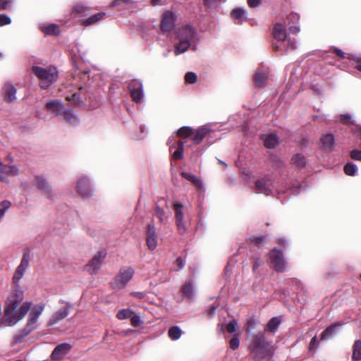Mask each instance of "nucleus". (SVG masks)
I'll list each match as a JSON object with an SVG mask.
<instances>
[{
	"label": "nucleus",
	"instance_id": "nucleus-21",
	"mask_svg": "<svg viewBox=\"0 0 361 361\" xmlns=\"http://www.w3.org/2000/svg\"><path fill=\"white\" fill-rule=\"evenodd\" d=\"M71 348V345L67 343L58 345L51 354V360L54 361L63 360L70 353Z\"/></svg>",
	"mask_w": 361,
	"mask_h": 361
},
{
	"label": "nucleus",
	"instance_id": "nucleus-62",
	"mask_svg": "<svg viewBox=\"0 0 361 361\" xmlns=\"http://www.w3.org/2000/svg\"><path fill=\"white\" fill-rule=\"evenodd\" d=\"M216 310V307L214 305H212L208 309V314L211 316H214Z\"/></svg>",
	"mask_w": 361,
	"mask_h": 361
},
{
	"label": "nucleus",
	"instance_id": "nucleus-58",
	"mask_svg": "<svg viewBox=\"0 0 361 361\" xmlns=\"http://www.w3.org/2000/svg\"><path fill=\"white\" fill-rule=\"evenodd\" d=\"M289 25V31L293 33V34H298L300 30V26L298 25V24H295V25Z\"/></svg>",
	"mask_w": 361,
	"mask_h": 361
},
{
	"label": "nucleus",
	"instance_id": "nucleus-23",
	"mask_svg": "<svg viewBox=\"0 0 361 361\" xmlns=\"http://www.w3.org/2000/svg\"><path fill=\"white\" fill-rule=\"evenodd\" d=\"M321 148L324 151L332 152L334 149L336 140L332 133L323 135L320 138Z\"/></svg>",
	"mask_w": 361,
	"mask_h": 361
},
{
	"label": "nucleus",
	"instance_id": "nucleus-46",
	"mask_svg": "<svg viewBox=\"0 0 361 361\" xmlns=\"http://www.w3.org/2000/svg\"><path fill=\"white\" fill-rule=\"evenodd\" d=\"M288 25L290 23L298 24L300 21V16L296 13H290L288 17Z\"/></svg>",
	"mask_w": 361,
	"mask_h": 361
},
{
	"label": "nucleus",
	"instance_id": "nucleus-54",
	"mask_svg": "<svg viewBox=\"0 0 361 361\" xmlns=\"http://www.w3.org/2000/svg\"><path fill=\"white\" fill-rule=\"evenodd\" d=\"M350 157L357 161H361V150L353 149L350 152Z\"/></svg>",
	"mask_w": 361,
	"mask_h": 361
},
{
	"label": "nucleus",
	"instance_id": "nucleus-56",
	"mask_svg": "<svg viewBox=\"0 0 361 361\" xmlns=\"http://www.w3.org/2000/svg\"><path fill=\"white\" fill-rule=\"evenodd\" d=\"M247 4L251 8L259 7L262 4V0H247Z\"/></svg>",
	"mask_w": 361,
	"mask_h": 361
},
{
	"label": "nucleus",
	"instance_id": "nucleus-50",
	"mask_svg": "<svg viewBox=\"0 0 361 361\" xmlns=\"http://www.w3.org/2000/svg\"><path fill=\"white\" fill-rule=\"evenodd\" d=\"M11 23V18L6 14H0V27L9 25Z\"/></svg>",
	"mask_w": 361,
	"mask_h": 361
},
{
	"label": "nucleus",
	"instance_id": "nucleus-22",
	"mask_svg": "<svg viewBox=\"0 0 361 361\" xmlns=\"http://www.w3.org/2000/svg\"><path fill=\"white\" fill-rule=\"evenodd\" d=\"M176 16L171 11H166L162 16L161 29L163 32H169L175 28Z\"/></svg>",
	"mask_w": 361,
	"mask_h": 361
},
{
	"label": "nucleus",
	"instance_id": "nucleus-11",
	"mask_svg": "<svg viewBox=\"0 0 361 361\" xmlns=\"http://www.w3.org/2000/svg\"><path fill=\"white\" fill-rule=\"evenodd\" d=\"M128 88L133 100L137 104H142L144 101L142 82L137 79L132 80L128 83Z\"/></svg>",
	"mask_w": 361,
	"mask_h": 361
},
{
	"label": "nucleus",
	"instance_id": "nucleus-26",
	"mask_svg": "<svg viewBox=\"0 0 361 361\" xmlns=\"http://www.w3.org/2000/svg\"><path fill=\"white\" fill-rule=\"evenodd\" d=\"M341 324L335 323L329 326L321 334L322 340H329L338 331Z\"/></svg>",
	"mask_w": 361,
	"mask_h": 361
},
{
	"label": "nucleus",
	"instance_id": "nucleus-29",
	"mask_svg": "<svg viewBox=\"0 0 361 361\" xmlns=\"http://www.w3.org/2000/svg\"><path fill=\"white\" fill-rule=\"evenodd\" d=\"M267 73L262 71H258L254 76L255 85L257 87L262 88L266 86Z\"/></svg>",
	"mask_w": 361,
	"mask_h": 361
},
{
	"label": "nucleus",
	"instance_id": "nucleus-3",
	"mask_svg": "<svg viewBox=\"0 0 361 361\" xmlns=\"http://www.w3.org/2000/svg\"><path fill=\"white\" fill-rule=\"evenodd\" d=\"M177 37L178 42L174 47L176 56L185 52L193 43H196L199 40L196 30L190 25H185L178 28Z\"/></svg>",
	"mask_w": 361,
	"mask_h": 361
},
{
	"label": "nucleus",
	"instance_id": "nucleus-60",
	"mask_svg": "<svg viewBox=\"0 0 361 361\" xmlns=\"http://www.w3.org/2000/svg\"><path fill=\"white\" fill-rule=\"evenodd\" d=\"M176 265L178 267V271L182 269L184 267V265H185V263H184L183 259L180 257H178L176 259Z\"/></svg>",
	"mask_w": 361,
	"mask_h": 361
},
{
	"label": "nucleus",
	"instance_id": "nucleus-4",
	"mask_svg": "<svg viewBox=\"0 0 361 361\" xmlns=\"http://www.w3.org/2000/svg\"><path fill=\"white\" fill-rule=\"evenodd\" d=\"M273 36L281 44L275 43L272 44L274 51H281L282 54H286L288 50H295L297 49V41L294 38H288L287 32L285 26L281 23H276L274 25Z\"/></svg>",
	"mask_w": 361,
	"mask_h": 361
},
{
	"label": "nucleus",
	"instance_id": "nucleus-57",
	"mask_svg": "<svg viewBox=\"0 0 361 361\" xmlns=\"http://www.w3.org/2000/svg\"><path fill=\"white\" fill-rule=\"evenodd\" d=\"M11 4L12 2L9 0H0V10L6 9Z\"/></svg>",
	"mask_w": 361,
	"mask_h": 361
},
{
	"label": "nucleus",
	"instance_id": "nucleus-61",
	"mask_svg": "<svg viewBox=\"0 0 361 361\" xmlns=\"http://www.w3.org/2000/svg\"><path fill=\"white\" fill-rule=\"evenodd\" d=\"M317 337L316 336H314L310 343V345H309V348L310 350H313L314 349V348L316 347L317 345Z\"/></svg>",
	"mask_w": 361,
	"mask_h": 361
},
{
	"label": "nucleus",
	"instance_id": "nucleus-20",
	"mask_svg": "<svg viewBox=\"0 0 361 361\" xmlns=\"http://www.w3.org/2000/svg\"><path fill=\"white\" fill-rule=\"evenodd\" d=\"M169 146V151L171 154L172 158L175 159H183L184 158V145L185 142L180 140L177 142V144H172V140L169 138L167 141Z\"/></svg>",
	"mask_w": 361,
	"mask_h": 361
},
{
	"label": "nucleus",
	"instance_id": "nucleus-36",
	"mask_svg": "<svg viewBox=\"0 0 361 361\" xmlns=\"http://www.w3.org/2000/svg\"><path fill=\"white\" fill-rule=\"evenodd\" d=\"M11 207V201L4 200L0 202V222H1L5 216L6 213Z\"/></svg>",
	"mask_w": 361,
	"mask_h": 361
},
{
	"label": "nucleus",
	"instance_id": "nucleus-55",
	"mask_svg": "<svg viewBox=\"0 0 361 361\" xmlns=\"http://www.w3.org/2000/svg\"><path fill=\"white\" fill-rule=\"evenodd\" d=\"M247 331L250 332L252 330L255 329L256 328V322L255 319H251L247 321Z\"/></svg>",
	"mask_w": 361,
	"mask_h": 361
},
{
	"label": "nucleus",
	"instance_id": "nucleus-51",
	"mask_svg": "<svg viewBox=\"0 0 361 361\" xmlns=\"http://www.w3.org/2000/svg\"><path fill=\"white\" fill-rule=\"evenodd\" d=\"M67 99L72 100L75 105H80L82 102L80 94L77 92L73 93L71 96V98L67 97Z\"/></svg>",
	"mask_w": 361,
	"mask_h": 361
},
{
	"label": "nucleus",
	"instance_id": "nucleus-30",
	"mask_svg": "<svg viewBox=\"0 0 361 361\" xmlns=\"http://www.w3.org/2000/svg\"><path fill=\"white\" fill-rule=\"evenodd\" d=\"M105 16L106 13L104 12L97 13L83 20L82 24L84 26L93 25L98 23L100 20H103Z\"/></svg>",
	"mask_w": 361,
	"mask_h": 361
},
{
	"label": "nucleus",
	"instance_id": "nucleus-16",
	"mask_svg": "<svg viewBox=\"0 0 361 361\" xmlns=\"http://www.w3.org/2000/svg\"><path fill=\"white\" fill-rule=\"evenodd\" d=\"M77 189L78 193L83 198L90 197L93 195V190L92 188L90 180L86 176H82L78 180Z\"/></svg>",
	"mask_w": 361,
	"mask_h": 361
},
{
	"label": "nucleus",
	"instance_id": "nucleus-13",
	"mask_svg": "<svg viewBox=\"0 0 361 361\" xmlns=\"http://www.w3.org/2000/svg\"><path fill=\"white\" fill-rule=\"evenodd\" d=\"M60 302L66 304V307L59 309L51 315L48 323L49 326H54L68 317L70 310L73 307L70 302L62 300H60Z\"/></svg>",
	"mask_w": 361,
	"mask_h": 361
},
{
	"label": "nucleus",
	"instance_id": "nucleus-6",
	"mask_svg": "<svg viewBox=\"0 0 361 361\" xmlns=\"http://www.w3.org/2000/svg\"><path fill=\"white\" fill-rule=\"evenodd\" d=\"M32 71L40 80L39 87L42 89H48L58 79V71L56 67L42 68L33 66Z\"/></svg>",
	"mask_w": 361,
	"mask_h": 361
},
{
	"label": "nucleus",
	"instance_id": "nucleus-34",
	"mask_svg": "<svg viewBox=\"0 0 361 361\" xmlns=\"http://www.w3.org/2000/svg\"><path fill=\"white\" fill-rule=\"evenodd\" d=\"M41 30L45 35H59L60 32L59 27L56 24H49L48 25H42Z\"/></svg>",
	"mask_w": 361,
	"mask_h": 361
},
{
	"label": "nucleus",
	"instance_id": "nucleus-8",
	"mask_svg": "<svg viewBox=\"0 0 361 361\" xmlns=\"http://www.w3.org/2000/svg\"><path fill=\"white\" fill-rule=\"evenodd\" d=\"M255 188L257 193H262L265 195L266 196L271 195L275 192H276L279 195L278 199H279L282 203H284L286 202L285 200L281 199V195L285 192L276 189L272 181L268 178H264L257 180L255 183Z\"/></svg>",
	"mask_w": 361,
	"mask_h": 361
},
{
	"label": "nucleus",
	"instance_id": "nucleus-52",
	"mask_svg": "<svg viewBox=\"0 0 361 361\" xmlns=\"http://www.w3.org/2000/svg\"><path fill=\"white\" fill-rule=\"evenodd\" d=\"M240 345V341L238 337L231 338L229 341V346L232 350H236Z\"/></svg>",
	"mask_w": 361,
	"mask_h": 361
},
{
	"label": "nucleus",
	"instance_id": "nucleus-27",
	"mask_svg": "<svg viewBox=\"0 0 361 361\" xmlns=\"http://www.w3.org/2000/svg\"><path fill=\"white\" fill-rule=\"evenodd\" d=\"M4 99L8 102L16 100V89L11 83H6L3 89Z\"/></svg>",
	"mask_w": 361,
	"mask_h": 361
},
{
	"label": "nucleus",
	"instance_id": "nucleus-42",
	"mask_svg": "<svg viewBox=\"0 0 361 361\" xmlns=\"http://www.w3.org/2000/svg\"><path fill=\"white\" fill-rule=\"evenodd\" d=\"M133 312L130 309H121L118 311L116 314V317L120 319H126L130 318Z\"/></svg>",
	"mask_w": 361,
	"mask_h": 361
},
{
	"label": "nucleus",
	"instance_id": "nucleus-1",
	"mask_svg": "<svg viewBox=\"0 0 361 361\" xmlns=\"http://www.w3.org/2000/svg\"><path fill=\"white\" fill-rule=\"evenodd\" d=\"M23 297V292L19 287L15 288L9 293L6 302L4 315L0 321L1 327L13 326L27 314L30 309L31 302L23 303L18 310Z\"/></svg>",
	"mask_w": 361,
	"mask_h": 361
},
{
	"label": "nucleus",
	"instance_id": "nucleus-14",
	"mask_svg": "<svg viewBox=\"0 0 361 361\" xmlns=\"http://www.w3.org/2000/svg\"><path fill=\"white\" fill-rule=\"evenodd\" d=\"M213 133L212 129L207 126H203L197 128L195 131L193 130L192 137L193 144L198 145L202 142L204 139H206L207 142L210 145L212 142L209 141V139L211 137V134Z\"/></svg>",
	"mask_w": 361,
	"mask_h": 361
},
{
	"label": "nucleus",
	"instance_id": "nucleus-49",
	"mask_svg": "<svg viewBox=\"0 0 361 361\" xmlns=\"http://www.w3.org/2000/svg\"><path fill=\"white\" fill-rule=\"evenodd\" d=\"M130 323L132 326L134 327H138L142 323V320L140 319V317L137 314H134L131 316L130 317Z\"/></svg>",
	"mask_w": 361,
	"mask_h": 361
},
{
	"label": "nucleus",
	"instance_id": "nucleus-47",
	"mask_svg": "<svg viewBox=\"0 0 361 361\" xmlns=\"http://www.w3.org/2000/svg\"><path fill=\"white\" fill-rule=\"evenodd\" d=\"M89 10V8L85 6L83 4H78L74 7V11L78 14L81 16L85 15L86 12Z\"/></svg>",
	"mask_w": 361,
	"mask_h": 361
},
{
	"label": "nucleus",
	"instance_id": "nucleus-15",
	"mask_svg": "<svg viewBox=\"0 0 361 361\" xmlns=\"http://www.w3.org/2000/svg\"><path fill=\"white\" fill-rule=\"evenodd\" d=\"M19 174V169L16 165H6L0 160V181L9 183V176H16Z\"/></svg>",
	"mask_w": 361,
	"mask_h": 361
},
{
	"label": "nucleus",
	"instance_id": "nucleus-2",
	"mask_svg": "<svg viewBox=\"0 0 361 361\" xmlns=\"http://www.w3.org/2000/svg\"><path fill=\"white\" fill-rule=\"evenodd\" d=\"M248 349L255 361H262L273 355V341L266 338L264 332H258L252 336Z\"/></svg>",
	"mask_w": 361,
	"mask_h": 361
},
{
	"label": "nucleus",
	"instance_id": "nucleus-48",
	"mask_svg": "<svg viewBox=\"0 0 361 361\" xmlns=\"http://www.w3.org/2000/svg\"><path fill=\"white\" fill-rule=\"evenodd\" d=\"M266 238L267 237L265 235L253 236L251 238V241L256 244L257 246L260 247L265 243Z\"/></svg>",
	"mask_w": 361,
	"mask_h": 361
},
{
	"label": "nucleus",
	"instance_id": "nucleus-43",
	"mask_svg": "<svg viewBox=\"0 0 361 361\" xmlns=\"http://www.w3.org/2000/svg\"><path fill=\"white\" fill-rule=\"evenodd\" d=\"M245 12L244 11V9L240 8H235L231 12V16L235 20H241L243 18H245Z\"/></svg>",
	"mask_w": 361,
	"mask_h": 361
},
{
	"label": "nucleus",
	"instance_id": "nucleus-7",
	"mask_svg": "<svg viewBox=\"0 0 361 361\" xmlns=\"http://www.w3.org/2000/svg\"><path fill=\"white\" fill-rule=\"evenodd\" d=\"M135 274L133 268L123 267L119 270L118 274L111 281V286L114 290L124 288L128 283L133 279Z\"/></svg>",
	"mask_w": 361,
	"mask_h": 361
},
{
	"label": "nucleus",
	"instance_id": "nucleus-38",
	"mask_svg": "<svg viewBox=\"0 0 361 361\" xmlns=\"http://www.w3.org/2000/svg\"><path fill=\"white\" fill-rule=\"evenodd\" d=\"M182 292L186 298L192 299L194 296V286L192 282L186 283L182 288Z\"/></svg>",
	"mask_w": 361,
	"mask_h": 361
},
{
	"label": "nucleus",
	"instance_id": "nucleus-63",
	"mask_svg": "<svg viewBox=\"0 0 361 361\" xmlns=\"http://www.w3.org/2000/svg\"><path fill=\"white\" fill-rule=\"evenodd\" d=\"M335 52L336 53L337 56L341 59H343L345 57V54L342 50L336 48L335 49Z\"/></svg>",
	"mask_w": 361,
	"mask_h": 361
},
{
	"label": "nucleus",
	"instance_id": "nucleus-17",
	"mask_svg": "<svg viewBox=\"0 0 361 361\" xmlns=\"http://www.w3.org/2000/svg\"><path fill=\"white\" fill-rule=\"evenodd\" d=\"M146 243L147 247L154 250L157 247L158 236L156 232V227L153 222L149 224L146 231Z\"/></svg>",
	"mask_w": 361,
	"mask_h": 361
},
{
	"label": "nucleus",
	"instance_id": "nucleus-28",
	"mask_svg": "<svg viewBox=\"0 0 361 361\" xmlns=\"http://www.w3.org/2000/svg\"><path fill=\"white\" fill-rule=\"evenodd\" d=\"M61 116H63L64 119L71 126H76L80 123L79 118L72 109H64Z\"/></svg>",
	"mask_w": 361,
	"mask_h": 361
},
{
	"label": "nucleus",
	"instance_id": "nucleus-40",
	"mask_svg": "<svg viewBox=\"0 0 361 361\" xmlns=\"http://www.w3.org/2000/svg\"><path fill=\"white\" fill-rule=\"evenodd\" d=\"M343 170L346 175L353 176H355L357 172V167L355 164L348 162L344 166Z\"/></svg>",
	"mask_w": 361,
	"mask_h": 361
},
{
	"label": "nucleus",
	"instance_id": "nucleus-45",
	"mask_svg": "<svg viewBox=\"0 0 361 361\" xmlns=\"http://www.w3.org/2000/svg\"><path fill=\"white\" fill-rule=\"evenodd\" d=\"M197 75L193 72H188L185 75V82L193 84L197 81Z\"/></svg>",
	"mask_w": 361,
	"mask_h": 361
},
{
	"label": "nucleus",
	"instance_id": "nucleus-9",
	"mask_svg": "<svg viewBox=\"0 0 361 361\" xmlns=\"http://www.w3.org/2000/svg\"><path fill=\"white\" fill-rule=\"evenodd\" d=\"M32 254L29 249H25L24 250L21 261L20 264L18 266L15 274L13 277V281L16 284H18L20 281V280L23 278L24 273L25 270L29 267L30 266V262L32 259ZM16 287H18V285H16Z\"/></svg>",
	"mask_w": 361,
	"mask_h": 361
},
{
	"label": "nucleus",
	"instance_id": "nucleus-37",
	"mask_svg": "<svg viewBox=\"0 0 361 361\" xmlns=\"http://www.w3.org/2000/svg\"><path fill=\"white\" fill-rule=\"evenodd\" d=\"M280 324L281 319L279 317H273L267 323L266 330L271 332H275Z\"/></svg>",
	"mask_w": 361,
	"mask_h": 361
},
{
	"label": "nucleus",
	"instance_id": "nucleus-41",
	"mask_svg": "<svg viewBox=\"0 0 361 361\" xmlns=\"http://www.w3.org/2000/svg\"><path fill=\"white\" fill-rule=\"evenodd\" d=\"M155 214L160 222H164L170 216V212L166 213L164 209L157 205L155 207Z\"/></svg>",
	"mask_w": 361,
	"mask_h": 361
},
{
	"label": "nucleus",
	"instance_id": "nucleus-10",
	"mask_svg": "<svg viewBox=\"0 0 361 361\" xmlns=\"http://www.w3.org/2000/svg\"><path fill=\"white\" fill-rule=\"evenodd\" d=\"M173 207L174 209L175 220L178 231L180 234L184 235L187 233V227L185 222L183 204L179 202H174Z\"/></svg>",
	"mask_w": 361,
	"mask_h": 361
},
{
	"label": "nucleus",
	"instance_id": "nucleus-19",
	"mask_svg": "<svg viewBox=\"0 0 361 361\" xmlns=\"http://www.w3.org/2000/svg\"><path fill=\"white\" fill-rule=\"evenodd\" d=\"M35 183L38 189L42 191L43 195L48 199H53L54 197V193L53 192L51 188L45 178V177L42 175L37 176L35 177Z\"/></svg>",
	"mask_w": 361,
	"mask_h": 361
},
{
	"label": "nucleus",
	"instance_id": "nucleus-59",
	"mask_svg": "<svg viewBox=\"0 0 361 361\" xmlns=\"http://www.w3.org/2000/svg\"><path fill=\"white\" fill-rule=\"evenodd\" d=\"M226 0H204V6L207 7H211L214 3L216 2H224Z\"/></svg>",
	"mask_w": 361,
	"mask_h": 361
},
{
	"label": "nucleus",
	"instance_id": "nucleus-39",
	"mask_svg": "<svg viewBox=\"0 0 361 361\" xmlns=\"http://www.w3.org/2000/svg\"><path fill=\"white\" fill-rule=\"evenodd\" d=\"M176 135L182 138L192 137L193 129L189 126H183L177 131Z\"/></svg>",
	"mask_w": 361,
	"mask_h": 361
},
{
	"label": "nucleus",
	"instance_id": "nucleus-12",
	"mask_svg": "<svg viewBox=\"0 0 361 361\" xmlns=\"http://www.w3.org/2000/svg\"><path fill=\"white\" fill-rule=\"evenodd\" d=\"M269 259L271 266L277 272L285 271L286 263L281 250L274 248L269 253Z\"/></svg>",
	"mask_w": 361,
	"mask_h": 361
},
{
	"label": "nucleus",
	"instance_id": "nucleus-64",
	"mask_svg": "<svg viewBox=\"0 0 361 361\" xmlns=\"http://www.w3.org/2000/svg\"><path fill=\"white\" fill-rule=\"evenodd\" d=\"M356 63L355 68L361 72V59H357Z\"/></svg>",
	"mask_w": 361,
	"mask_h": 361
},
{
	"label": "nucleus",
	"instance_id": "nucleus-24",
	"mask_svg": "<svg viewBox=\"0 0 361 361\" xmlns=\"http://www.w3.org/2000/svg\"><path fill=\"white\" fill-rule=\"evenodd\" d=\"M261 140L268 149H274L279 144V137L274 133L264 134L261 136Z\"/></svg>",
	"mask_w": 361,
	"mask_h": 361
},
{
	"label": "nucleus",
	"instance_id": "nucleus-53",
	"mask_svg": "<svg viewBox=\"0 0 361 361\" xmlns=\"http://www.w3.org/2000/svg\"><path fill=\"white\" fill-rule=\"evenodd\" d=\"M237 328V322L236 321L233 320L230 322L227 326H226V331L230 333L233 334L236 331Z\"/></svg>",
	"mask_w": 361,
	"mask_h": 361
},
{
	"label": "nucleus",
	"instance_id": "nucleus-25",
	"mask_svg": "<svg viewBox=\"0 0 361 361\" xmlns=\"http://www.w3.org/2000/svg\"><path fill=\"white\" fill-rule=\"evenodd\" d=\"M45 108L49 111H52L55 113L56 116H60L62 115V112L64 110V106L61 99H54L50 102H48L45 104Z\"/></svg>",
	"mask_w": 361,
	"mask_h": 361
},
{
	"label": "nucleus",
	"instance_id": "nucleus-5",
	"mask_svg": "<svg viewBox=\"0 0 361 361\" xmlns=\"http://www.w3.org/2000/svg\"><path fill=\"white\" fill-rule=\"evenodd\" d=\"M44 307L45 304L44 302L34 305L29 314V318L26 326L23 328L21 333L15 336V343L20 342L24 338V337L29 335L36 329V327L34 326V324L37 323L38 318L44 311Z\"/></svg>",
	"mask_w": 361,
	"mask_h": 361
},
{
	"label": "nucleus",
	"instance_id": "nucleus-33",
	"mask_svg": "<svg viewBox=\"0 0 361 361\" xmlns=\"http://www.w3.org/2000/svg\"><path fill=\"white\" fill-rule=\"evenodd\" d=\"M352 359L354 361L361 360V340L360 339L356 340L353 345Z\"/></svg>",
	"mask_w": 361,
	"mask_h": 361
},
{
	"label": "nucleus",
	"instance_id": "nucleus-31",
	"mask_svg": "<svg viewBox=\"0 0 361 361\" xmlns=\"http://www.w3.org/2000/svg\"><path fill=\"white\" fill-rule=\"evenodd\" d=\"M181 176L192 183L197 188H200L203 186L201 179L191 173L183 171L181 172Z\"/></svg>",
	"mask_w": 361,
	"mask_h": 361
},
{
	"label": "nucleus",
	"instance_id": "nucleus-44",
	"mask_svg": "<svg viewBox=\"0 0 361 361\" xmlns=\"http://www.w3.org/2000/svg\"><path fill=\"white\" fill-rule=\"evenodd\" d=\"M133 2V0H114L111 3V6H123L127 7L130 6Z\"/></svg>",
	"mask_w": 361,
	"mask_h": 361
},
{
	"label": "nucleus",
	"instance_id": "nucleus-18",
	"mask_svg": "<svg viewBox=\"0 0 361 361\" xmlns=\"http://www.w3.org/2000/svg\"><path fill=\"white\" fill-rule=\"evenodd\" d=\"M106 257V252L99 251L85 267V270L90 274H94L100 268L102 259Z\"/></svg>",
	"mask_w": 361,
	"mask_h": 361
},
{
	"label": "nucleus",
	"instance_id": "nucleus-32",
	"mask_svg": "<svg viewBox=\"0 0 361 361\" xmlns=\"http://www.w3.org/2000/svg\"><path fill=\"white\" fill-rule=\"evenodd\" d=\"M291 163L295 166L302 169L306 166L307 160L303 154L298 153L291 158Z\"/></svg>",
	"mask_w": 361,
	"mask_h": 361
},
{
	"label": "nucleus",
	"instance_id": "nucleus-35",
	"mask_svg": "<svg viewBox=\"0 0 361 361\" xmlns=\"http://www.w3.org/2000/svg\"><path fill=\"white\" fill-rule=\"evenodd\" d=\"M181 335L182 330L178 326H173L170 327L168 331V336L173 341L178 340L181 336Z\"/></svg>",
	"mask_w": 361,
	"mask_h": 361
}]
</instances>
